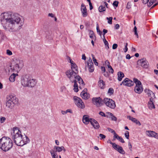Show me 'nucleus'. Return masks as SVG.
I'll use <instances>...</instances> for the list:
<instances>
[{
	"label": "nucleus",
	"instance_id": "nucleus-1",
	"mask_svg": "<svg viewBox=\"0 0 158 158\" xmlns=\"http://www.w3.org/2000/svg\"><path fill=\"white\" fill-rule=\"evenodd\" d=\"M0 21L4 28L10 31H16L23 24L22 17L17 13L7 11L0 15Z\"/></svg>",
	"mask_w": 158,
	"mask_h": 158
},
{
	"label": "nucleus",
	"instance_id": "nucleus-2",
	"mask_svg": "<svg viewBox=\"0 0 158 158\" xmlns=\"http://www.w3.org/2000/svg\"><path fill=\"white\" fill-rule=\"evenodd\" d=\"M13 131L14 134L13 139L14 142L17 146H22L30 142V140L27 136L22 135L18 128L14 127Z\"/></svg>",
	"mask_w": 158,
	"mask_h": 158
},
{
	"label": "nucleus",
	"instance_id": "nucleus-3",
	"mask_svg": "<svg viewBox=\"0 0 158 158\" xmlns=\"http://www.w3.org/2000/svg\"><path fill=\"white\" fill-rule=\"evenodd\" d=\"M13 146V142L10 138L4 136L0 139V148L3 151L9 150Z\"/></svg>",
	"mask_w": 158,
	"mask_h": 158
},
{
	"label": "nucleus",
	"instance_id": "nucleus-4",
	"mask_svg": "<svg viewBox=\"0 0 158 158\" xmlns=\"http://www.w3.org/2000/svg\"><path fill=\"white\" fill-rule=\"evenodd\" d=\"M23 66V61L19 59L13 60L10 66V69L11 71L18 73L22 68Z\"/></svg>",
	"mask_w": 158,
	"mask_h": 158
},
{
	"label": "nucleus",
	"instance_id": "nucleus-5",
	"mask_svg": "<svg viewBox=\"0 0 158 158\" xmlns=\"http://www.w3.org/2000/svg\"><path fill=\"white\" fill-rule=\"evenodd\" d=\"M6 106L11 109L18 102V99L14 94H10L8 95L6 97Z\"/></svg>",
	"mask_w": 158,
	"mask_h": 158
},
{
	"label": "nucleus",
	"instance_id": "nucleus-6",
	"mask_svg": "<svg viewBox=\"0 0 158 158\" xmlns=\"http://www.w3.org/2000/svg\"><path fill=\"white\" fill-rule=\"evenodd\" d=\"M78 73L70 69L66 71L65 73L70 81L72 82H73V81H76V78L78 76V75H77Z\"/></svg>",
	"mask_w": 158,
	"mask_h": 158
},
{
	"label": "nucleus",
	"instance_id": "nucleus-7",
	"mask_svg": "<svg viewBox=\"0 0 158 158\" xmlns=\"http://www.w3.org/2000/svg\"><path fill=\"white\" fill-rule=\"evenodd\" d=\"M103 101V104L111 109H114L116 107L115 102L112 99L106 98H104Z\"/></svg>",
	"mask_w": 158,
	"mask_h": 158
},
{
	"label": "nucleus",
	"instance_id": "nucleus-8",
	"mask_svg": "<svg viewBox=\"0 0 158 158\" xmlns=\"http://www.w3.org/2000/svg\"><path fill=\"white\" fill-rule=\"evenodd\" d=\"M93 104L97 107H100L103 105V101L100 97L93 98L92 99Z\"/></svg>",
	"mask_w": 158,
	"mask_h": 158
},
{
	"label": "nucleus",
	"instance_id": "nucleus-9",
	"mask_svg": "<svg viewBox=\"0 0 158 158\" xmlns=\"http://www.w3.org/2000/svg\"><path fill=\"white\" fill-rule=\"evenodd\" d=\"M73 99L74 100L75 104L78 107L82 109L85 108V104L81 98L77 96H75L73 97Z\"/></svg>",
	"mask_w": 158,
	"mask_h": 158
},
{
	"label": "nucleus",
	"instance_id": "nucleus-10",
	"mask_svg": "<svg viewBox=\"0 0 158 158\" xmlns=\"http://www.w3.org/2000/svg\"><path fill=\"white\" fill-rule=\"evenodd\" d=\"M30 77L26 75L23 76L21 80V83L22 85L24 87H27V85H28V81Z\"/></svg>",
	"mask_w": 158,
	"mask_h": 158
},
{
	"label": "nucleus",
	"instance_id": "nucleus-11",
	"mask_svg": "<svg viewBox=\"0 0 158 158\" xmlns=\"http://www.w3.org/2000/svg\"><path fill=\"white\" fill-rule=\"evenodd\" d=\"M122 84L124 85L130 87L134 85V82L128 78H127L123 81L120 84V85H121Z\"/></svg>",
	"mask_w": 158,
	"mask_h": 158
},
{
	"label": "nucleus",
	"instance_id": "nucleus-12",
	"mask_svg": "<svg viewBox=\"0 0 158 158\" xmlns=\"http://www.w3.org/2000/svg\"><path fill=\"white\" fill-rule=\"evenodd\" d=\"M138 63L140 64L141 66L143 68L147 69L148 67V63L145 59H143L139 60Z\"/></svg>",
	"mask_w": 158,
	"mask_h": 158
},
{
	"label": "nucleus",
	"instance_id": "nucleus-13",
	"mask_svg": "<svg viewBox=\"0 0 158 158\" xmlns=\"http://www.w3.org/2000/svg\"><path fill=\"white\" fill-rule=\"evenodd\" d=\"M146 133L149 137H154L156 139H158V133L154 131H146Z\"/></svg>",
	"mask_w": 158,
	"mask_h": 158
},
{
	"label": "nucleus",
	"instance_id": "nucleus-14",
	"mask_svg": "<svg viewBox=\"0 0 158 158\" xmlns=\"http://www.w3.org/2000/svg\"><path fill=\"white\" fill-rule=\"evenodd\" d=\"M87 67L90 72L92 73L94 71V68L93 66V63L91 59H89L87 61Z\"/></svg>",
	"mask_w": 158,
	"mask_h": 158
},
{
	"label": "nucleus",
	"instance_id": "nucleus-15",
	"mask_svg": "<svg viewBox=\"0 0 158 158\" xmlns=\"http://www.w3.org/2000/svg\"><path fill=\"white\" fill-rule=\"evenodd\" d=\"M57 152H59V147H55L53 150L51 151L50 153L52 158H58V156L56 153Z\"/></svg>",
	"mask_w": 158,
	"mask_h": 158
},
{
	"label": "nucleus",
	"instance_id": "nucleus-16",
	"mask_svg": "<svg viewBox=\"0 0 158 158\" xmlns=\"http://www.w3.org/2000/svg\"><path fill=\"white\" fill-rule=\"evenodd\" d=\"M81 10L83 17H85L87 16L88 13L85 6L83 4H82L81 6Z\"/></svg>",
	"mask_w": 158,
	"mask_h": 158
},
{
	"label": "nucleus",
	"instance_id": "nucleus-17",
	"mask_svg": "<svg viewBox=\"0 0 158 158\" xmlns=\"http://www.w3.org/2000/svg\"><path fill=\"white\" fill-rule=\"evenodd\" d=\"M28 85H27V87H33L36 84V81L35 79L32 78L30 77L29 81H28Z\"/></svg>",
	"mask_w": 158,
	"mask_h": 158
},
{
	"label": "nucleus",
	"instance_id": "nucleus-18",
	"mask_svg": "<svg viewBox=\"0 0 158 158\" xmlns=\"http://www.w3.org/2000/svg\"><path fill=\"white\" fill-rule=\"evenodd\" d=\"M93 118H90L89 116L87 115H85L83 116L82 118V121L83 123L86 125L88 124L89 122L91 123V119H93Z\"/></svg>",
	"mask_w": 158,
	"mask_h": 158
},
{
	"label": "nucleus",
	"instance_id": "nucleus-19",
	"mask_svg": "<svg viewBox=\"0 0 158 158\" xmlns=\"http://www.w3.org/2000/svg\"><path fill=\"white\" fill-rule=\"evenodd\" d=\"M144 91L145 93H147L148 97H150V98L154 99L155 98L154 94L151 90L148 89H144Z\"/></svg>",
	"mask_w": 158,
	"mask_h": 158
},
{
	"label": "nucleus",
	"instance_id": "nucleus-20",
	"mask_svg": "<svg viewBox=\"0 0 158 158\" xmlns=\"http://www.w3.org/2000/svg\"><path fill=\"white\" fill-rule=\"evenodd\" d=\"M70 63L71 64V69L73 71L78 72V68L76 64H75L73 61L71 59H70Z\"/></svg>",
	"mask_w": 158,
	"mask_h": 158
},
{
	"label": "nucleus",
	"instance_id": "nucleus-21",
	"mask_svg": "<svg viewBox=\"0 0 158 158\" xmlns=\"http://www.w3.org/2000/svg\"><path fill=\"white\" fill-rule=\"evenodd\" d=\"M91 124L93 126L94 128L95 129H98L100 127V125L98 122L94 119H91Z\"/></svg>",
	"mask_w": 158,
	"mask_h": 158
},
{
	"label": "nucleus",
	"instance_id": "nucleus-22",
	"mask_svg": "<svg viewBox=\"0 0 158 158\" xmlns=\"http://www.w3.org/2000/svg\"><path fill=\"white\" fill-rule=\"evenodd\" d=\"M116 146H115V147H114L113 148L120 153L122 154H125V152L123 150L122 147L117 144H116Z\"/></svg>",
	"mask_w": 158,
	"mask_h": 158
},
{
	"label": "nucleus",
	"instance_id": "nucleus-23",
	"mask_svg": "<svg viewBox=\"0 0 158 158\" xmlns=\"http://www.w3.org/2000/svg\"><path fill=\"white\" fill-rule=\"evenodd\" d=\"M143 88L142 86H135L134 90L135 92L138 94H141L143 91Z\"/></svg>",
	"mask_w": 158,
	"mask_h": 158
},
{
	"label": "nucleus",
	"instance_id": "nucleus-24",
	"mask_svg": "<svg viewBox=\"0 0 158 158\" xmlns=\"http://www.w3.org/2000/svg\"><path fill=\"white\" fill-rule=\"evenodd\" d=\"M127 118L132 121L133 122L135 123L136 124L138 125L139 126L141 125V124L139 121L137 120L136 118H134L130 116H127Z\"/></svg>",
	"mask_w": 158,
	"mask_h": 158
},
{
	"label": "nucleus",
	"instance_id": "nucleus-25",
	"mask_svg": "<svg viewBox=\"0 0 158 158\" xmlns=\"http://www.w3.org/2000/svg\"><path fill=\"white\" fill-rule=\"evenodd\" d=\"M153 99L150 98V100L148 102V106L149 109L152 110L153 109H155V106L153 102Z\"/></svg>",
	"mask_w": 158,
	"mask_h": 158
},
{
	"label": "nucleus",
	"instance_id": "nucleus-26",
	"mask_svg": "<svg viewBox=\"0 0 158 158\" xmlns=\"http://www.w3.org/2000/svg\"><path fill=\"white\" fill-rule=\"evenodd\" d=\"M82 98L84 99H88L89 98V94L87 93L82 92L81 94Z\"/></svg>",
	"mask_w": 158,
	"mask_h": 158
},
{
	"label": "nucleus",
	"instance_id": "nucleus-27",
	"mask_svg": "<svg viewBox=\"0 0 158 158\" xmlns=\"http://www.w3.org/2000/svg\"><path fill=\"white\" fill-rule=\"evenodd\" d=\"M118 79L119 81L122 80L123 78L124 77V75L122 72H118Z\"/></svg>",
	"mask_w": 158,
	"mask_h": 158
},
{
	"label": "nucleus",
	"instance_id": "nucleus-28",
	"mask_svg": "<svg viewBox=\"0 0 158 158\" xmlns=\"http://www.w3.org/2000/svg\"><path fill=\"white\" fill-rule=\"evenodd\" d=\"M98 86L101 89H104L105 87V82L102 80H100L98 81Z\"/></svg>",
	"mask_w": 158,
	"mask_h": 158
},
{
	"label": "nucleus",
	"instance_id": "nucleus-29",
	"mask_svg": "<svg viewBox=\"0 0 158 158\" xmlns=\"http://www.w3.org/2000/svg\"><path fill=\"white\" fill-rule=\"evenodd\" d=\"M76 81H77V82L78 81L79 83L82 86H83L84 85V82L82 79L78 75L76 78Z\"/></svg>",
	"mask_w": 158,
	"mask_h": 158
},
{
	"label": "nucleus",
	"instance_id": "nucleus-30",
	"mask_svg": "<svg viewBox=\"0 0 158 158\" xmlns=\"http://www.w3.org/2000/svg\"><path fill=\"white\" fill-rule=\"evenodd\" d=\"M18 76L17 74L13 73L11 74L9 77V80L11 82H14L15 80V78L16 76Z\"/></svg>",
	"mask_w": 158,
	"mask_h": 158
},
{
	"label": "nucleus",
	"instance_id": "nucleus-31",
	"mask_svg": "<svg viewBox=\"0 0 158 158\" xmlns=\"http://www.w3.org/2000/svg\"><path fill=\"white\" fill-rule=\"evenodd\" d=\"M134 83H135L136 85L135 86H142L141 81L137 79L134 78H133Z\"/></svg>",
	"mask_w": 158,
	"mask_h": 158
},
{
	"label": "nucleus",
	"instance_id": "nucleus-32",
	"mask_svg": "<svg viewBox=\"0 0 158 158\" xmlns=\"http://www.w3.org/2000/svg\"><path fill=\"white\" fill-rule=\"evenodd\" d=\"M103 41L104 43L106 48V49H108L109 48V44L105 38H103Z\"/></svg>",
	"mask_w": 158,
	"mask_h": 158
},
{
	"label": "nucleus",
	"instance_id": "nucleus-33",
	"mask_svg": "<svg viewBox=\"0 0 158 158\" xmlns=\"http://www.w3.org/2000/svg\"><path fill=\"white\" fill-rule=\"evenodd\" d=\"M98 10L99 12H102L106 10V8L105 6H101L99 7Z\"/></svg>",
	"mask_w": 158,
	"mask_h": 158
},
{
	"label": "nucleus",
	"instance_id": "nucleus-34",
	"mask_svg": "<svg viewBox=\"0 0 158 158\" xmlns=\"http://www.w3.org/2000/svg\"><path fill=\"white\" fill-rule=\"evenodd\" d=\"M96 28H97V32L98 33L99 35H100L101 37L102 35V31H100L99 29V26L98 24H97Z\"/></svg>",
	"mask_w": 158,
	"mask_h": 158
},
{
	"label": "nucleus",
	"instance_id": "nucleus-35",
	"mask_svg": "<svg viewBox=\"0 0 158 158\" xmlns=\"http://www.w3.org/2000/svg\"><path fill=\"white\" fill-rule=\"evenodd\" d=\"M48 17H50L52 18H53L54 19V20L55 21H57V18L55 16V15L52 13H49L48 15Z\"/></svg>",
	"mask_w": 158,
	"mask_h": 158
},
{
	"label": "nucleus",
	"instance_id": "nucleus-36",
	"mask_svg": "<svg viewBox=\"0 0 158 158\" xmlns=\"http://www.w3.org/2000/svg\"><path fill=\"white\" fill-rule=\"evenodd\" d=\"M92 56L93 60V61H94V64H95V65H98V63L97 61V60L95 59V58L93 54H92Z\"/></svg>",
	"mask_w": 158,
	"mask_h": 158
},
{
	"label": "nucleus",
	"instance_id": "nucleus-37",
	"mask_svg": "<svg viewBox=\"0 0 158 158\" xmlns=\"http://www.w3.org/2000/svg\"><path fill=\"white\" fill-rule=\"evenodd\" d=\"M89 34L90 35V37L92 39V40L94 39V38L95 37V36L94 33L93 31H90L89 32Z\"/></svg>",
	"mask_w": 158,
	"mask_h": 158
},
{
	"label": "nucleus",
	"instance_id": "nucleus-38",
	"mask_svg": "<svg viewBox=\"0 0 158 158\" xmlns=\"http://www.w3.org/2000/svg\"><path fill=\"white\" fill-rule=\"evenodd\" d=\"M109 114H110V116L111 117L112 120L115 121H116L117 120V118L115 116H114L113 114L111 113H109Z\"/></svg>",
	"mask_w": 158,
	"mask_h": 158
},
{
	"label": "nucleus",
	"instance_id": "nucleus-39",
	"mask_svg": "<svg viewBox=\"0 0 158 158\" xmlns=\"http://www.w3.org/2000/svg\"><path fill=\"white\" fill-rule=\"evenodd\" d=\"M113 18L112 17H110L109 18L107 17L106 19L108 20V23L111 24H112V20Z\"/></svg>",
	"mask_w": 158,
	"mask_h": 158
},
{
	"label": "nucleus",
	"instance_id": "nucleus-40",
	"mask_svg": "<svg viewBox=\"0 0 158 158\" xmlns=\"http://www.w3.org/2000/svg\"><path fill=\"white\" fill-rule=\"evenodd\" d=\"M114 89L112 88H110L109 89L108 91V93L110 95H112L114 93Z\"/></svg>",
	"mask_w": 158,
	"mask_h": 158
},
{
	"label": "nucleus",
	"instance_id": "nucleus-41",
	"mask_svg": "<svg viewBox=\"0 0 158 158\" xmlns=\"http://www.w3.org/2000/svg\"><path fill=\"white\" fill-rule=\"evenodd\" d=\"M6 54L8 56H11L12 55V52L10 50L7 49L6 51Z\"/></svg>",
	"mask_w": 158,
	"mask_h": 158
},
{
	"label": "nucleus",
	"instance_id": "nucleus-42",
	"mask_svg": "<svg viewBox=\"0 0 158 158\" xmlns=\"http://www.w3.org/2000/svg\"><path fill=\"white\" fill-rule=\"evenodd\" d=\"M125 135L127 139H129V132L128 131H126L125 133Z\"/></svg>",
	"mask_w": 158,
	"mask_h": 158
},
{
	"label": "nucleus",
	"instance_id": "nucleus-43",
	"mask_svg": "<svg viewBox=\"0 0 158 158\" xmlns=\"http://www.w3.org/2000/svg\"><path fill=\"white\" fill-rule=\"evenodd\" d=\"M107 142L108 143H110V144H112L113 148L114 147H115V146H116L115 143H112L110 140H108Z\"/></svg>",
	"mask_w": 158,
	"mask_h": 158
},
{
	"label": "nucleus",
	"instance_id": "nucleus-44",
	"mask_svg": "<svg viewBox=\"0 0 158 158\" xmlns=\"http://www.w3.org/2000/svg\"><path fill=\"white\" fill-rule=\"evenodd\" d=\"M128 44L127 43H126L125 44V48L123 49L124 52H126L128 50V48L127 47Z\"/></svg>",
	"mask_w": 158,
	"mask_h": 158
},
{
	"label": "nucleus",
	"instance_id": "nucleus-45",
	"mask_svg": "<svg viewBox=\"0 0 158 158\" xmlns=\"http://www.w3.org/2000/svg\"><path fill=\"white\" fill-rule=\"evenodd\" d=\"M114 136L113 140H115L116 139H118L119 136H118L115 132H114Z\"/></svg>",
	"mask_w": 158,
	"mask_h": 158
},
{
	"label": "nucleus",
	"instance_id": "nucleus-46",
	"mask_svg": "<svg viewBox=\"0 0 158 158\" xmlns=\"http://www.w3.org/2000/svg\"><path fill=\"white\" fill-rule=\"evenodd\" d=\"M118 1H115L114 2L113 5L114 6H115L116 7H117L118 6Z\"/></svg>",
	"mask_w": 158,
	"mask_h": 158
},
{
	"label": "nucleus",
	"instance_id": "nucleus-47",
	"mask_svg": "<svg viewBox=\"0 0 158 158\" xmlns=\"http://www.w3.org/2000/svg\"><path fill=\"white\" fill-rule=\"evenodd\" d=\"M118 139V140L120 142L122 143H124L125 142L123 138L121 136H119Z\"/></svg>",
	"mask_w": 158,
	"mask_h": 158
},
{
	"label": "nucleus",
	"instance_id": "nucleus-48",
	"mask_svg": "<svg viewBox=\"0 0 158 158\" xmlns=\"http://www.w3.org/2000/svg\"><path fill=\"white\" fill-rule=\"evenodd\" d=\"M108 32V31L107 30L105 29H103V38H105V35L106 33Z\"/></svg>",
	"mask_w": 158,
	"mask_h": 158
},
{
	"label": "nucleus",
	"instance_id": "nucleus-49",
	"mask_svg": "<svg viewBox=\"0 0 158 158\" xmlns=\"http://www.w3.org/2000/svg\"><path fill=\"white\" fill-rule=\"evenodd\" d=\"M62 150L64 151V152L66 151V149H65L64 147L63 146L60 147V152H61Z\"/></svg>",
	"mask_w": 158,
	"mask_h": 158
},
{
	"label": "nucleus",
	"instance_id": "nucleus-50",
	"mask_svg": "<svg viewBox=\"0 0 158 158\" xmlns=\"http://www.w3.org/2000/svg\"><path fill=\"white\" fill-rule=\"evenodd\" d=\"M118 47V45L116 44H113L112 46V48L113 49H116Z\"/></svg>",
	"mask_w": 158,
	"mask_h": 158
},
{
	"label": "nucleus",
	"instance_id": "nucleus-51",
	"mask_svg": "<svg viewBox=\"0 0 158 158\" xmlns=\"http://www.w3.org/2000/svg\"><path fill=\"white\" fill-rule=\"evenodd\" d=\"M108 130L111 133H114V132H115L114 131V130H113L110 128H108Z\"/></svg>",
	"mask_w": 158,
	"mask_h": 158
},
{
	"label": "nucleus",
	"instance_id": "nucleus-52",
	"mask_svg": "<svg viewBox=\"0 0 158 158\" xmlns=\"http://www.w3.org/2000/svg\"><path fill=\"white\" fill-rule=\"evenodd\" d=\"M99 136L101 138L100 139H104L106 138L105 135H104L102 134H100Z\"/></svg>",
	"mask_w": 158,
	"mask_h": 158
},
{
	"label": "nucleus",
	"instance_id": "nucleus-53",
	"mask_svg": "<svg viewBox=\"0 0 158 158\" xmlns=\"http://www.w3.org/2000/svg\"><path fill=\"white\" fill-rule=\"evenodd\" d=\"M6 120V118L5 117H2L1 118L0 122L1 123H3Z\"/></svg>",
	"mask_w": 158,
	"mask_h": 158
},
{
	"label": "nucleus",
	"instance_id": "nucleus-54",
	"mask_svg": "<svg viewBox=\"0 0 158 158\" xmlns=\"http://www.w3.org/2000/svg\"><path fill=\"white\" fill-rule=\"evenodd\" d=\"M131 3L128 2L127 4V8L128 9H129L131 8Z\"/></svg>",
	"mask_w": 158,
	"mask_h": 158
},
{
	"label": "nucleus",
	"instance_id": "nucleus-55",
	"mask_svg": "<svg viewBox=\"0 0 158 158\" xmlns=\"http://www.w3.org/2000/svg\"><path fill=\"white\" fill-rule=\"evenodd\" d=\"M120 26L118 24H117L115 25L114 27L115 29H118L119 28Z\"/></svg>",
	"mask_w": 158,
	"mask_h": 158
},
{
	"label": "nucleus",
	"instance_id": "nucleus-56",
	"mask_svg": "<svg viewBox=\"0 0 158 158\" xmlns=\"http://www.w3.org/2000/svg\"><path fill=\"white\" fill-rule=\"evenodd\" d=\"M99 114L100 115H101L102 116H104V117L106 116V115H105V114L102 111L100 112L99 113Z\"/></svg>",
	"mask_w": 158,
	"mask_h": 158
},
{
	"label": "nucleus",
	"instance_id": "nucleus-57",
	"mask_svg": "<svg viewBox=\"0 0 158 158\" xmlns=\"http://www.w3.org/2000/svg\"><path fill=\"white\" fill-rule=\"evenodd\" d=\"M128 146L129 149L131 151H132V145L130 142H128Z\"/></svg>",
	"mask_w": 158,
	"mask_h": 158
},
{
	"label": "nucleus",
	"instance_id": "nucleus-58",
	"mask_svg": "<svg viewBox=\"0 0 158 158\" xmlns=\"http://www.w3.org/2000/svg\"><path fill=\"white\" fill-rule=\"evenodd\" d=\"M154 2L155 1H152V0H150V1L149 2V5L151 6L154 3Z\"/></svg>",
	"mask_w": 158,
	"mask_h": 158
},
{
	"label": "nucleus",
	"instance_id": "nucleus-59",
	"mask_svg": "<svg viewBox=\"0 0 158 158\" xmlns=\"http://www.w3.org/2000/svg\"><path fill=\"white\" fill-rule=\"evenodd\" d=\"M101 69L103 73L105 72L106 71V69H105V68L104 67L102 66L101 67Z\"/></svg>",
	"mask_w": 158,
	"mask_h": 158
},
{
	"label": "nucleus",
	"instance_id": "nucleus-60",
	"mask_svg": "<svg viewBox=\"0 0 158 158\" xmlns=\"http://www.w3.org/2000/svg\"><path fill=\"white\" fill-rule=\"evenodd\" d=\"M66 113H67L68 112H69L71 113H73L72 110H71V109H67V110H66Z\"/></svg>",
	"mask_w": 158,
	"mask_h": 158
},
{
	"label": "nucleus",
	"instance_id": "nucleus-61",
	"mask_svg": "<svg viewBox=\"0 0 158 158\" xmlns=\"http://www.w3.org/2000/svg\"><path fill=\"white\" fill-rule=\"evenodd\" d=\"M73 82L74 83V87H78V85L77 84V81H73Z\"/></svg>",
	"mask_w": 158,
	"mask_h": 158
},
{
	"label": "nucleus",
	"instance_id": "nucleus-62",
	"mask_svg": "<svg viewBox=\"0 0 158 158\" xmlns=\"http://www.w3.org/2000/svg\"><path fill=\"white\" fill-rule=\"evenodd\" d=\"M86 57L85 54H83L82 55V59L84 60H85Z\"/></svg>",
	"mask_w": 158,
	"mask_h": 158
},
{
	"label": "nucleus",
	"instance_id": "nucleus-63",
	"mask_svg": "<svg viewBox=\"0 0 158 158\" xmlns=\"http://www.w3.org/2000/svg\"><path fill=\"white\" fill-rule=\"evenodd\" d=\"M109 72L111 73H113L114 72V70L112 67L109 69Z\"/></svg>",
	"mask_w": 158,
	"mask_h": 158
},
{
	"label": "nucleus",
	"instance_id": "nucleus-64",
	"mask_svg": "<svg viewBox=\"0 0 158 158\" xmlns=\"http://www.w3.org/2000/svg\"><path fill=\"white\" fill-rule=\"evenodd\" d=\"M149 0H143V2L144 4H146L147 3Z\"/></svg>",
	"mask_w": 158,
	"mask_h": 158
}]
</instances>
